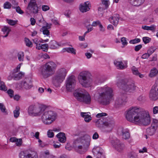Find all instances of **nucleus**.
<instances>
[{"mask_svg":"<svg viewBox=\"0 0 158 158\" xmlns=\"http://www.w3.org/2000/svg\"><path fill=\"white\" fill-rule=\"evenodd\" d=\"M28 114L32 116L41 115V120L44 124L49 125L52 124L56 119V113L52 110H47L44 106L37 107L30 106L28 110Z\"/></svg>","mask_w":158,"mask_h":158,"instance_id":"nucleus-1","label":"nucleus"},{"mask_svg":"<svg viewBox=\"0 0 158 158\" xmlns=\"http://www.w3.org/2000/svg\"><path fill=\"white\" fill-rule=\"evenodd\" d=\"M113 95V90L111 88L105 86L98 88L94 94L95 98L98 99V102L104 105L110 103V99Z\"/></svg>","mask_w":158,"mask_h":158,"instance_id":"nucleus-2","label":"nucleus"},{"mask_svg":"<svg viewBox=\"0 0 158 158\" xmlns=\"http://www.w3.org/2000/svg\"><path fill=\"white\" fill-rule=\"evenodd\" d=\"M143 111H144L139 107H131L127 110L126 118L128 121L139 125Z\"/></svg>","mask_w":158,"mask_h":158,"instance_id":"nucleus-3","label":"nucleus"},{"mask_svg":"<svg viewBox=\"0 0 158 158\" xmlns=\"http://www.w3.org/2000/svg\"><path fill=\"white\" fill-rule=\"evenodd\" d=\"M94 122L96 125L99 128H101L103 125L105 127V131L107 132L111 131L115 125L114 121L113 119L102 117L100 118L95 119Z\"/></svg>","mask_w":158,"mask_h":158,"instance_id":"nucleus-4","label":"nucleus"},{"mask_svg":"<svg viewBox=\"0 0 158 158\" xmlns=\"http://www.w3.org/2000/svg\"><path fill=\"white\" fill-rule=\"evenodd\" d=\"M75 98L79 102L86 104H90L91 98L90 95L85 90L79 89L74 93Z\"/></svg>","mask_w":158,"mask_h":158,"instance_id":"nucleus-5","label":"nucleus"},{"mask_svg":"<svg viewBox=\"0 0 158 158\" xmlns=\"http://www.w3.org/2000/svg\"><path fill=\"white\" fill-rule=\"evenodd\" d=\"M90 137L89 135H85L75 140L74 142L73 146L76 151L81 153L80 150L82 149L83 147L84 148L88 147L90 144Z\"/></svg>","mask_w":158,"mask_h":158,"instance_id":"nucleus-6","label":"nucleus"},{"mask_svg":"<svg viewBox=\"0 0 158 158\" xmlns=\"http://www.w3.org/2000/svg\"><path fill=\"white\" fill-rule=\"evenodd\" d=\"M56 67V64L52 61H50L45 64L42 71V74L44 78H47L53 75Z\"/></svg>","mask_w":158,"mask_h":158,"instance_id":"nucleus-7","label":"nucleus"},{"mask_svg":"<svg viewBox=\"0 0 158 158\" xmlns=\"http://www.w3.org/2000/svg\"><path fill=\"white\" fill-rule=\"evenodd\" d=\"M117 85L125 91L130 93L133 92L136 87L133 83L129 81L128 80H119L117 83Z\"/></svg>","mask_w":158,"mask_h":158,"instance_id":"nucleus-8","label":"nucleus"},{"mask_svg":"<svg viewBox=\"0 0 158 158\" xmlns=\"http://www.w3.org/2000/svg\"><path fill=\"white\" fill-rule=\"evenodd\" d=\"M29 14H36L38 12V7L35 0H30L27 8Z\"/></svg>","mask_w":158,"mask_h":158,"instance_id":"nucleus-9","label":"nucleus"},{"mask_svg":"<svg viewBox=\"0 0 158 158\" xmlns=\"http://www.w3.org/2000/svg\"><path fill=\"white\" fill-rule=\"evenodd\" d=\"M19 158H38L37 153L35 151L27 152H21L19 154Z\"/></svg>","mask_w":158,"mask_h":158,"instance_id":"nucleus-10","label":"nucleus"},{"mask_svg":"<svg viewBox=\"0 0 158 158\" xmlns=\"http://www.w3.org/2000/svg\"><path fill=\"white\" fill-rule=\"evenodd\" d=\"M155 89H152L149 94V97L152 100H156L158 99V81L154 85Z\"/></svg>","mask_w":158,"mask_h":158,"instance_id":"nucleus-11","label":"nucleus"},{"mask_svg":"<svg viewBox=\"0 0 158 158\" xmlns=\"http://www.w3.org/2000/svg\"><path fill=\"white\" fill-rule=\"evenodd\" d=\"M151 121L149 113L144 111L139 125L147 126L150 123Z\"/></svg>","mask_w":158,"mask_h":158,"instance_id":"nucleus-12","label":"nucleus"},{"mask_svg":"<svg viewBox=\"0 0 158 158\" xmlns=\"http://www.w3.org/2000/svg\"><path fill=\"white\" fill-rule=\"evenodd\" d=\"M33 86L32 82L31 80H27V81H23L18 84L17 85V88L18 89H20L23 87L26 89H30Z\"/></svg>","mask_w":158,"mask_h":158,"instance_id":"nucleus-13","label":"nucleus"},{"mask_svg":"<svg viewBox=\"0 0 158 158\" xmlns=\"http://www.w3.org/2000/svg\"><path fill=\"white\" fill-rule=\"evenodd\" d=\"M111 143L114 147L118 152L122 151L124 148V145L117 138H115L114 139L112 140Z\"/></svg>","mask_w":158,"mask_h":158,"instance_id":"nucleus-14","label":"nucleus"},{"mask_svg":"<svg viewBox=\"0 0 158 158\" xmlns=\"http://www.w3.org/2000/svg\"><path fill=\"white\" fill-rule=\"evenodd\" d=\"M75 80H66L65 85L67 91L70 92L74 88L76 84Z\"/></svg>","mask_w":158,"mask_h":158,"instance_id":"nucleus-15","label":"nucleus"},{"mask_svg":"<svg viewBox=\"0 0 158 158\" xmlns=\"http://www.w3.org/2000/svg\"><path fill=\"white\" fill-rule=\"evenodd\" d=\"M67 71L64 68L59 69L56 72L55 78L56 79H64L66 76Z\"/></svg>","mask_w":158,"mask_h":158,"instance_id":"nucleus-16","label":"nucleus"},{"mask_svg":"<svg viewBox=\"0 0 158 158\" xmlns=\"http://www.w3.org/2000/svg\"><path fill=\"white\" fill-rule=\"evenodd\" d=\"M93 78L91 73L87 71L81 72L78 76V79H89Z\"/></svg>","mask_w":158,"mask_h":158,"instance_id":"nucleus-17","label":"nucleus"},{"mask_svg":"<svg viewBox=\"0 0 158 158\" xmlns=\"http://www.w3.org/2000/svg\"><path fill=\"white\" fill-rule=\"evenodd\" d=\"M127 102V99L125 97L121 96L117 98L115 101L114 106L116 108L120 107Z\"/></svg>","mask_w":158,"mask_h":158,"instance_id":"nucleus-18","label":"nucleus"},{"mask_svg":"<svg viewBox=\"0 0 158 158\" xmlns=\"http://www.w3.org/2000/svg\"><path fill=\"white\" fill-rule=\"evenodd\" d=\"M91 6L90 2L88 1L80 5L79 10L82 13L85 12L90 10Z\"/></svg>","mask_w":158,"mask_h":158,"instance_id":"nucleus-19","label":"nucleus"},{"mask_svg":"<svg viewBox=\"0 0 158 158\" xmlns=\"http://www.w3.org/2000/svg\"><path fill=\"white\" fill-rule=\"evenodd\" d=\"M10 73V75L8 77V79L10 78H17L20 79L24 78L25 74V73L21 72L18 73Z\"/></svg>","mask_w":158,"mask_h":158,"instance_id":"nucleus-20","label":"nucleus"},{"mask_svg":"<svg viewBox=\"0 0 158 158\" xmlns=\"http://www.w3.org/2000/svg\"><path fill=\"white\" fill-rule=\"evenodd\" d=\"M92 152L94 155H96L98 157H101L104 155V154L103 149L99 147L94 148L92 150Z\"/></svg>","mask_w":158,"mask_h":158,"instance_id":"nucleus-21","label":"nucleus"},{"mask_svg":"<svg viewBox=\"0 0 158 158\" xmlns=\"http://www.w3.org/2000/svg\"><path fill=\"white\" fill-rule=\"evenodd\" d=\"M157 128V126L156 125H151V126L146 130L147 134L150 136L153 135L155 133Z\"/></svg>","mask_w":158,"mask_h":158,"instance_id":"nucleus-22","label":"nucleus"},{"mask_svg":"<svg viewBox=\"0 0 158 158\" xmlns=\"http://www.w3.org/2000/svg\"><path fill=\"white\" fill-rule=\"evenodd\" d=\"M119 19V16L118 14H114L112 17L109 18V20L114 26H117L118 23Z\"/></svg>","mask_w":158,"mask_h":158,"instance_id":"nucleus-23","label":"nucleus"},{"mask_svg":"<svg viewBox=\"0 0 158 158\" xmlns=\"http://www.w3.org/2000/svg\"><path fill=\"white\" fill-rule=\"evenodd\" d=\"M79 82L82 86L85 87H88L91 85L90 80H79Z\"/></svg>","mask_w":158,"mask_h":158,"instance_id":"nucleus-24","label":"nucleus"},{"mask_svg":"<svg viewBox=\"0 0 158 158\" xmlns=\"http://www.w3.org/2000/svg\"><path fill=\"white\" fill-rule=\"evenodd\" d=\"M56 137L58 139V141L61 143H64L66 141V137L64 133L60 132L58 134Z\"/></svg>","mask_w":158,"mask_h":158,"instance_id":"nucleus-25","label":"nucleus"},{"mask_svg":"<svg viewBox=\"0 0 158 158\" xmlns=\"http://www.w3.org/2000/svg\"><path fill=\"white\" fill-rule=\"evenodd\" d=\"M81 115L84 118V120L86 122H89L92 119V117L88 114V113L82 112L81 113Z\"/></svg>","mask_w":158,"mask_h":158,"instance_id":"nucleus-26","label":"nucleus"},{"mask_svg":"<svg viewBox=\"0 0 158 158\" xmlns=\"http://www.w3.org/2000/svg\"><path fill=\"white\" fill-rule=\"evenodd\" d=\"M145 0H129L130 3L133 6H139L142 4Z\"/></svg>","mask_w":158,"mask_h":158,"instance_id":"nucleus-27","label":"nucleus"},{"mask_svg":"<svg viewBox=\"0 0 158 158\" xmlns=\"http://www.w3.org/2000/svg\"><path fill=\"white\" fill-rule=\"evenodd\" d=\"M122 138L125 139H129L130 136L129 131L127 130L123 129L121 131Z\"/></svg>","mask_w":158,"mask_h":158,"instance_id":"nucleus-28","label":"nucleus"},{"mask_svg":"<svg viewBox=\"0 0 158 158\" xmlns=\"http://www.w3.org/2000/svg\"><path fill=\"white\" fill-rule=\"evenodd\" d=\"M48 45L47 44H38L36 47V48L38 49H42L43 51L46 52L47 51L48 48Z\"/></svg>","mask_w":158,"mask_h":158,"instance_id":"nucleus-29","label":"nucleus"},{"mask_svg":"<svg viewBox=\"0 0 158 158\" xmlns=\"http://www.w3.org/2000/svg\"><path fill=\"white\" fill-rule=\"evenodd\" d=\"M114 64L118 69H123L126 68V67L124 65L122 61L115 60L114 62Z\"/></svg>","mask_w":158,"mask_h":158,"instance_id":"nucleus-30","label":"nucleus"},{"mask_svg":"<svg viewBox=\"0 0 158 158\" xmlns=\"http://www.w3.org/2000/svg\"><path fill=\"white\" fill-rule=\"evenodd\" d=\"M2 31L4 34H6L5 35L2 36L3 37H6L8 35L10 31L11 30L9 27L5 26L2 28Z\"/></svg>","mask_w":158,"mask_h":158,"instance_id":"nucleus-31","label":"nucleus"},{"mask_svg":"<svg viewBox=\"0 0 158 158\" xmlns=\"http://www.w3.org/2000/svg\"><path fill=\"white\" fill-rule=\"evenodd\" d=\"M142 28L144 30H150L152 31H155L156 29V27L154 25H152L151 26L149 27L146 25L142 26Z\"/></svg>","mask_w":158,"mask_h":158,"instance_id":"nucleus-32","label":"nucleus"},{"mask_svg":"<svg viewBox=\"0 0 158 158\" xmlns=\"http://www.w3.org/2000/svg\"><path fill=\"white\" fill-rule=\"evenodd\" d=\"M63 52H67L74 54H76V50L73 48H64L62 50Z\"/></svg>","mask_w":158,"mask_h":158,"instance_id":"nucleus-33","label":"nucleus"},{"mask_svg":"<svg viewBox=\"0 0 158 158\" xmlns=\"http://www.w3.org/2000/svg\"><path fill=\"white\" fill-rule=\"evenodd\" d=\"M158 73V71L156 68H154L151 70L149 76L150 77L152 78L156 76Z\"/></svg>","mask_w":158,"mask_h":158,"instance_id":"nucleus-34","label":"nucleus"},{"mask_svg":"<svg viewBox=\"0 0 158 158\" xmlns=\"http://www.w3.org/2000/svg\"><path fill=\"white\" fill-rule=\"evenodd\" d=\"M20 108L17 106L15 107V110L13 111L14 117L15 118H17L20 114Z\"/></svg>","mask_w":158,"mask_h":158,"instance_id":"nucleus-35","label":"nucleus"},{"mask_svg":"<svg viewBox=\"0 0 158 158\" xmlns=\"http://www.w3.org/2000/svg\"><path fill=\"white\" fill-rule=\"evenodd\" d=\"M43 157L42 158H53V156L50 154L48 150L44 151L43 153Z\"/></svg>","mask_w":158,"mask_h":158,"instance_id":"nucleus-36","label":"nucleus"},{"mask_svg":"<svg viewBox=\"0 0 158 158\" xmlns=\"http://www.w3.org/2000/svg\"><path fill=\"white\" fill-rule=\"evenodd\" d=\"M50 48L51 49H54L57 48L58 44L55 41H52L49 43Z\"/></svg>","mask_w":158,"mask_h":158,"instance_id":"nucleus-37","label":"nucleus"},{"mask_svg":"<svg viewBox=\"0 0 158 158\" xmlns=\"http://www.w3.org/2000/svg\"><path fill=\"white\" fill-rule=\"evenodd\" d=\"M0 110L2 112L4 113L6 115L8 112L4 104L2 103H0Z\"/></svg>","mask_w":158,"mask_h":158,"instance_id":"nucleus-38","label":"nucleus"},{"mask_svg":"<svg viewBox=\"0 0 158 158\" xmlns=\"http://www.w3.org/2000/svg\"><path fill=\"white\" fill-rule=\"evenodd\" d=\"M41 31H42L43 34L44 35H46L48 36L49 35V31L46 26H44L42 27Z\"/></svg>","mask_w":158,"mask_h":158,"instance_id":"nucleus-39","label":"nucleus"},{"mask_svg":"<svg viewBox=\"0 0 158 158\" xmlns=\"http://www.w3.org/2000/svg\"><path fill=\"white\" fill-rule=\"evenodd\" d=\"M63 81L62 80H53V84L56 86H59L60 83H61Z\"/></svg>","mask_w":158,"mask_h":158,"instance_id":"nucleus-40","label":"nucleus"},{"mask_svg":"<svg viewBox=\"0 0 158 158\" xmlns=\"http://www.w3.org/2000/svg\"><path fill=\"white\" fill-rule=\"evenodd\" d=\"M11 6V4L8 2H5L3 4V7L4 9H10Z\"/></svg>","mask_w":158,"mask_h":158,"instance_id":"nucleus-41","label":"nucleus"},{"mask_svg":"<svg viewBox=\"0 0 158 158\" xmlns=\"http://www.w3.org/2000/svg\"><path fill=\"white\" fill-rule=\"evenodd\" d=\"M24 56V53L23 52H20L18 53V56L19 61H22L23 60Z\"/></svg>","mask_w":158,"mask_h":158,"instance_id":"nucleus-42","label":"nucleus"},{"mask_svg":"<svg viewBox=\"0 0 158 158\" xmlns=\"http://www.w3.org/2000/svg\"><path fill=\"white\" fill-rule=\"evenodd\" d=\"M140 41V40L139 38H135L134 39L131 40L129 41V43L131 44H135L139 43Z\"/></svg>","mask_w":158,"mask_h":158,"instance_id":"nucleus-43","label":"nucleus"},{"mask_svg":"<svg viewBox=\"0 0 158 158\" xmlns=\"http://www.w3.org/2000/svg\"><path fill=\"white\" fill-rule=\"evenodd\" d=\"M129 158H138L137 154L134 152H131L129 155Z\"/></svg>","mask_w":158,"mask_h":158,"instance_id":"nucleus-44","label":"nucleus"},{"mask_svg":"<svg viewBox=\"0 0 158 158\" xmlns=\"http://www.w3.org/2000/svg\"><path fill=\"white\" fill-rule=\"evenodd\" d=\"M7 23L10 25L14 26L17 23V20H13L11 19H7Z\"/></svg>","mask_w":158,"mask_h":158,"instance_id":"nucleus-45","label":"nucleus"},{"mask_svg":"<svg viewBox=\"0 0 158 158\" xmlns=\"http://www.w3.org/2000/svg\"><path fill=\"white\" fill-rule=\"evenodd\" d=\"M143 40L145 44H147L150 42L151 39L148 37H144L143 38Z\"/></svg>","mask_w":158,"mask_h":158,"instance_id":"nucleus-46","label":"nucleus"},{"mask_svg":"<svg viewBox=\"0 0 158 158\" xmlns=\"http://www.w3.org/2000/svg\"><path fill=\"white\" fill-rule=\"evenodd\" d=\"M25 41L26 46L29 47H31L32 46V43L28 39L25 38Z\"/></svg>","mask_w":158,"mask_h":158,"instance_id":"nucleus-47","label":"nucleus"},{"mask_svg":"<svg viewBox=\"0 0 158 158\" xmlns=\"http://www.w3.org/2000/svg\"><path fill=\"white\" fill-rule=\"evenodd\" d=\"M0 89L6 91V87L4 85V83L3 82H0Z\"/></svg>","mask_w":158,"mask_h":158,"instance_id":"nucleus-48","label":"nucleus"},{"mask_svg":"<svg viewBox=\"0 0 158 158\" xmlns=\"http://www.w3.org/2000/svg\"><path fill=\"white\" fill-rule=\"evenodd\" d=\"M131 70L133 73L135 75H137L138 74L139 72L138 69L135 67L133 66L131 68Z\"/></svg>","mask_w":158,"mask_h":158,"instance_id":"nucleus-49","label":"nucleus"},{"mask_svg":"<svg viewBox=\"0 0 158 158\" xmlns=\"http://www.w3.org/2000/svg\"><path fill=\"white\" fill-rule=\"evenodd\" d=\"M156 48L155 47H151L149 48L148 51V52L151 55L152 53H153L155 50Z\"/></svg>","mask_w":158,"mask_h":158,"instance_id":"nucleus-50","label":"nucleus"},{"mask_svg":"<svg viewBox=\"0 0 158 158\" xmlns=\"http://www.w3.org/2000/svg\"><path fill=\"white\" fill-rule=\"evenodd\" d=\"M21 67L20 64H19L17 67L14 69L13 71L11 72L10 73H17L19 71Z\"/></svg>","mask_w":158,"mask_h":158,"instance_id":"nucleus-51","label":"nucleus"},{"mask_svg":"<svg viewBox=\"0 0 158 158\" xmlns=\"http://www.w3.org/2000/svg\"><path fill=\"white\" fill-rule=\"evenodd\" d=\"M21 67L20 64H19L17 67L14 69L13 71L11 72L10 73H17L19 71Z\"/></svg>","mask_w":158,"mask_h":158,"instance_id":"nucleus-52","label":"nucleus"},{"mask_svg":"<svg viewBox=\"0 0 158 158\" xmlns=\"http://www.w3.org/2000/svg\"><path fill=\"white\" fill-rule=\"evenodd\" d=\"M102 3L104 5L105 7L107 8L109 5V0H101Z\"/></svg>","mask_w":158,"mask_h":158,"instance_id":"nucleus-53","label":"nucleus"},{"mask_svg":"<svg viewBox=\"0 0 158 158\" xmlns=\"http://www.w3.org/2000/svg\"><path fill=\"white\" fill-rule=\"evenodd\" d=\"M16 11L18 13L22 14L23 13V12L22 10L19 6L16 7Z\"/></svg>","mask_w":158,"mask_h":158,"instance_id":"nucleus-54","label":"nucleus"},{"mask_svg":"<svg viewBox=\"0 0 158 158\" xmlns=\"http://www.w3.org/2000/svg\"><path fill=\"white\" fill-rule=\"evenodd\" d=\"M33 40V41L34 43L36 44V47H37V45L38 44H40V43H40V39L39 40L38 38H35Z\"/></svg>","mask_w":158,"mask_h":158,"instance_id":"nucleus-55","label":"nucleus"},{"mask_svg":"<svg viewBox=\"0 0 158 158\" xmlns=\"http://www.w3.org/2000/svg\"><path fill=\"white\" fill-rule=\"evenodd\" d=\"M101 23L100 22L99 20H97L95 21H94L91 25V26L93 27H96L98 25H99Z\"/></svg>","mask_w":158,"mask_h":158,"instance_id":"nucleus-56","label":"nucleus"},{"mask_svg":"<svg viewBox=\"0 0 158 158\" xmlns=\"http://www.w3.org/2000/svg\"><path fill=\"white\" fill-rule=\"evenodd\" d=\"M150 55L147 52L143 54L141 56V58L143 59H145L148 58Z\"/></svg>","mask_w":158,"mask_h":158,"instance_id":"nucleus-57","label":"nucleus"},{"mask_svg":"<svg viewBox=\"0 0 158 158\" xmlns=\"http://www.w3.org/2000/svg\"><path fill=\"white\" fill-rule=\"evenodd\" d=\"M16 142V144L17 146H20L22 144V139H17Z\"/></svg>","mask_w":158,"mask_h":158,"instance_id":"nucleus-58","label":"nucleus"},{"mask_svg":"<svg viewBox=\"0 0 158 158\" xmlns=\"http://www.w3.org/2000/svg\"><path fill=\"white\" fill-rule=\"evenodd\" d=\"M7 92L8 95L11 98H12L13 96L14 91L12 89H9L7 91Z\"/></svg>","mask_w":158,"mask_h":158,"instance_id":"nucleus-59","label":"nucleus"},{"mask_svg":"<svg viewBox=\"0 0 158 158\" xmlns=\"http://www.w3.org/2000/svg\"><path fill=\"white\" fill-rule=\"evenodd\" d=\"M50 9L49 7L47 5H43L42 6V9L44 11H46Z\"/></svg>","mask_w":158,"mask_h":158,"instance_id":"nucleus-60","label":"nucleus"},{"mask_svg":"<svg viewBox=\"0 0 158 158\" xmlns=\"http://www.w3.org/2000/svg\"><path fill=\"white\" fill-rule=\"evenodd\" d=\"M142 48V45L141 44L138 45L135 47L134 50L136 51H139Z\"/></svg>","mask_w":158,"mask_h":158,"instance_id":"nucleus-61","label":"nucleus"},{"mask_svg":"<svg viewBox=\"0 0 158 158\" xmlns=\"http://www.w3.org/2000/svg\"><path fill=\"white\" fill-rule=\"evenodd\" d=\"M47 135L48 137L52 138L54 136V133L52 131L49 130L48 131Z\"/></svg>","mask_w":158,"mask_h":158,"instance_id":"nucleus-62","label":"nucleus"},{"mask_svg":"<svg viewBox=\"0 0 158 158\" xmlns=\"http://www.w3.org/2000/svg\"><path fill=\"white\" fill-rule=\"evenodd\" d=\"M121 41L122 42V44L123 45H127V42L126 39V38L124 37H123L121 39Z\"/></svg>","mask_w":158,"mask_h":158,"instance_id":"nucleus-63","label":"nucleus"},{"mask_svg":"<svg viewBox=\"0 0 158 158\" xmlns=\"http://www.w3.org/2000/svg\"><path fill=\"white\" fill-rule=\"evenodd\" d=\"M153 112L154 114H156L158 113V106H155L153 108Z\"/></svg>","mask_w":158,"mask_h":158,"instance_id":"nucleus-64","label":"nucleus"}]
</instances>
